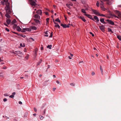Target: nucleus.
I'll return each mask as SVG.
<instances>
[{
    "instance_id": "1",
    "label": "nucleus",
    "mask_w": 121,
    "mask_h": 121,
    "mask_svg": "<svg viewBox=\"0 0 121 121\" xmlns=\"http://www.w3.org/2000/svg\"><path fill=\"white\" fill-rule=\"evenodd\" d=\"M8 5H7L6 4V7H5V9L6 11V13L8 14H10L11 13V11L10 10V7L9 6V4L8 3Z\"/></svg>"
},
{
    "instance_id": "2",
    "label": "nucleus",
    "mask_w": 121,
    "mask_h": 121,
    "mask_svg": "<svg viewBox=\"0 0 121 121\" xmlns=\"http://www.w3.org/2000/svg\"><path fill=\"white\" fill-rule=\"evenodd\" d=\"M115 12L116 14L117 15V16L119 19L121 18V12L117 10H115Z\"/></svg>"
},
{
    "instance_id": "3",
    "label": "nucleus",
    "mask_w": 121,
    "mask_h": 121,
    "mask_svg": "<svg viewBox=\"0 0 121 121\" xmlns=\"http://www.w3.org/2000/svg\"><path fill=\"white\" fill-rule=\"evenodd\" d=\"M30 2V4L32 6H36L37 5L36 3V0H29Z\"/></svg>"
},
{
    "instance_id": "4",
    "label": "nucleus",
    "mask_w": 121,
    "mask_h": 121,
    "mask_svg": "<svg viewBox=\"0 0 121 121\" xmlns=\"http://www.w3.org/2000/svg\"><path fill=\"white\" fill-rule=\"evenodd\" d=\"M31 31V29L30 28H23L22 30V32H25L26 31Z\"/></svg>"
},
{
    "instance_id": "5",
    "label": "nucleus",
    "mask_w": 121,
    "mask_h": 121,
    "mask_svg": "<svg viewBox=\"0 0 121 121\" xmlns=\"http://www.w3.org/2000/svg\"><path fill=\"white\" fill-rule=\"evenodd\" d=\"M106 21L108 23L112 25H114V22L111 20L107 19L106 20Z\"/></svg>"
},
{
    "instance_id": "6",
    "label": "nucleus",
    "mask_w": 121,
    "mask_h": 121,
    "mask_svg": "<svg viewBox=\"0 0 121 121\" xmlns=\"http://www.w3.org/2000/svg\"><path fill=\"white\" fill-rule=\"evenodd\" d=\"M61 26H62L64 28H66V27L68 28L69 27V25H67L66 24H61Z\"/></svg>"
},
{
    "instance_id": "7",
    "label": "nucleus",
    "mask_w": 121,
    "mask_h": 121,
    "mask_svg": "<svg viewBox=\"0 0 121 121\" xmlns=\"http://www.w3.org/2000/svg\"><path fill=\"white\" fill-rule=\"evenodd\" d=\"M92 11L95 14L97 15H98L99 13L97 11L93 9L92 10Z\"/></svg>"
},
{
    "instance_id": "8",
    "label": "nucleus",
    "mask_w": 121,
    "mask_h": 121,
    "mask_svg": "<svg viewBox=\"0 0 121 121\" xmlns=\"http://www.w3.org/2000/svg\"><path fill=\"white\" fill-rule=\"evenodd\" d=\"M84 15L86 16L87 17H88L89 18L91 19L92 20H93L95 21L94 19H93V18H92V16L91 15H89L87 14H85Z\"/></svg>"
},
{
    "instance_id": "9",
    "label": "nucleus",
    "mask_w": 121,
    "mask_h": 121,
    "mask_svg": "<svg viewBox=\"0 0 121 121\" xmlns=\"http://www.w3.org/2000/svg\"><path fill=\"white\" fill-rule=\"evenodd\" d=\"M94 19L96 21H95L96 22H99V19L97 16H94Z\"/></svg>"
},
{
    "instance_id": "10",
    "label": "nucleus",
    "mask_w": 121,
    "mask_h": 121,
    "mask_svg": "<svg viewBox=\"0 0 121 121\" xmlns=\"http://www.w3.org/2000/svg\"><path fill=\"white\" fill-rule=\"evenodd\" d=\"M35 58L36 57V56L37 55L38 49L37 48H35Z\"/></svg>"
},
{
    "instance_id": "11",
    "label": "nucleus",
    "mask_w": 121,
    "mask_h": 121,
    "mask_svg": "<svg viewBox=\"0 0 121 121\" xmlns=\"http://www.w3.org/2000/svg\"><path fill=\"white\" fill-rule=\"evenodd\" d=\"M100 1L101 2V3H100V6L101 7V8H103L104 6V3L103 2L101 1V0H100Z\"/></svg>"
},
{
    "instance_id": "12",
    "label": "nucleus",
    "mask_w": 121,
    "mask_h": 121,
    "mask_svg": "<svg viewBox=\"0 0 121 121\" xmlns=\"http://www.w3.org/2000/svg\"><path fill=\"white\" fill-rule=\"evenodd\" d=\"M99 28L100 30L102 31H104V27L103 26H99Z\"/></svg>"
},
{
    "instance_id": "13",
    "label": "nucleus",
    "mask_w": 121,
    "mask_h": 121,
    "mask_svg": "<svg viewBox=\"0 0 121 121\" xmlns=\"http://www.w3.org/2000/svg\"><path fill=\"white\" fill-rule=\"evenodd\" d=\"M36 13H37L38 14H40V15H41L42 12L41 10H39L37 11Z\"/></svg>"
},
{
    "instance_id": "14",
    "label": "nucleus",
    "mask_w": 121,
    "mask_h": 121,
    "mask_svg": "<svg viewBox=\"0 0 121 121\" xmlns=\"http://www.w3.org/2000/svg\"><path fill=\"white\" fill-rule=\"evenodd\" d=\"M30 28L31 29H32V30H36L37 29V27L33 26H31Z\"/></svg>"
},
{
    "instance_id": "15",
    "label": "nucleus",
    "mask_w": 121,
    "mask_h": 121,
    "mask_svg": "<svg viewBox=\"0 0 121 121\" xmlns=\"http://www.w3.org/2000/svg\"><path fill=\"white\" fill-rule=\"evenodd\" d=\"M35 18L37 19H39L40 18V17L38 14H36L35 16Z\"/></svg>"
},
{
    "instance_id": "16",
    "label": "nucleus",
    "mask_w": 121,
    "mask_h": 121,
    "mask_svg": "<svg viewBox=\"0 0 121 121\" xmlns=\"http://www.w3.org/2000/svg\"><path fill=\"white\" fill-rule=\"evenodd\" d=\"M100 21L103 24H105V22L104 21V18H101L100 19Z\"/></svg>"
},
{
    "instance_id": "17",
    "label": "nucleus",
    "mask_w": 121,
    "mask_h": 121,
    "mask_svg": "<svg viewBox=\"0 0 121 121\" xmlns=\"http://www.w3.org/2000/svg\"><path fill=\"white\" fill-rule=\"evenodd\" d=\"M17 30L18 31H21L22 29L19 26H18L17 27Z\"/></svg>"
},
{
    "instance_id": "18",
    "label": "nucleus",
    "mask_w": 121,
    "mask_h": 121,
    "mask_svg": "<svg viewBox=\"0 0 121 121\" xmlns=\"http://www.w3.org/2000/svg\"><path fill=\"white\" fill-rule=\"evenodd\" d=\"M100 69L102 75H103V69L102 68V66L101 65L100 66Z\"/></svg>"
},
{
    "instance_id": "19",
    "label": "nucleus",
    "mask_w": 121,
    "mask_h": 121,
    "mask_svg": "<svg viewBox=\"0 0 121 121\" xmlns=\"http://www.w3.org/2000/svg\"><path fill=\"white\" fill-rule=\"evenodd\" d=\"M9 14H8V13H6L5 14V16L7 18H9L10 17V16Z\"/></svg>"
},
{
    "instance_id": "20",
    "label": "nucleus",
    "mask_w": 121,
    "mask_h": 121,
    "mask_svg": "<svg viewBox=\"0 0 121 121\" xmlns=\"http://www.w3.org/2000/svg\"><path fill=\"white\" fill-rule=\"evenodd\" d=\"M6 22L7 23V24L9 25L10 24L11 22V21L10 19H8L7 20Z\"/></svg>"
},
{
    "instance_id": "21",
    "label": "nucleus",
    "mask_w": 121,
    "mask_h": 121,
    "mask_svg": "<svg viewBox=\"0 0 121 121\" xmlns=\"http://www.w3.org/2000/svg\"><path fill=\"white\" fill-rule=\"evenodd\" d=\"M34 21L36 23H40V22L38 20L36 19H35Z\"/></svg>"
},
{
    "instance_id": "22",
    "label": "nucleus",
    "mask_w": 121,
    "mask_h": 121,
    "mask_svg": "<svg viewBox=\"0 0 121 121\" xmlns=\"http://www.w3.org/2000/svg\"><path fill=\"white\" fill-rule=\"evenodd\" d=\"M52 46L51 45H48L47 46V48H49V49H50L51 48V47Z\"/></svg>"
},
{
    "instance_id": "23",
    "label": "nucleus",
    "mask_w": 121,
    "mask_h": 121,
    "mask_svg": "<svg viewBox=\"0 0 121 121\" xmlns=\"http://www.w3.org/2000/svg\"><path fill=\"white\" fill-rule=\"evenodd\" d=\"M18 26H17V25L16 24H14L13 26V29H15L16 28V29L17 28V27Z\"/></svg>"
},
{
    "instance_id": "24",
    "label": "nucleus",
    "mask_w": 121,
    "mask_h": 121,
    "mask_svg": "<svg viewBox=\"0 0 121 121\" xmlns=\"http://www.w3.org/2000/svg\"><path fill=\"white\" fill-rule=\"evenodd\" d=\"M117 38L120 41L121 40V36L119 35H117Z\"/></svg>"
},
{
    "instance_id": "25",
    "label": "nucleus",
    "mask_w": 121,
    "mask_h": 121,
    "mask_svg": "<svg viewBox=\"0 0 121 121\" xmlns=\"http://www.w3.org/2000/svg\"><path fill=\"white\" fill-rule=\"evenodd\" d=\"M81 11L84 13H86L85 10L84 9H81Z\"/></svg>"
},
{
    "instance_id": "26",
    "label": "nucleus",
    "mask_w": 121,
    "mask_h": 121,
    "mask_svg": "<svg viewBox=\"0 0 121 121\" xmlns=\"http://www.w3.org/2000/svg\"><path fill=\"white\" fill-rule=\"evenodd\" d=\"M108 30L109 32H111L112 33H113V32L112 31V30L110 28H108Z\"/></svg>"
},
{
    "instance_id": "27",
    "label": "nucleus",
    "mask_w": 121,
    "mask_h": 121,
    "mask_svg": "<svg viewBox=\"0 0 121 121\" xmlns=\"http://www.w3.org/2000/svg\"><path fill=\"white\" fill-rule=\"evenodd\" d=\"M23 117L24 118H26L28 116V114H24V115H23Z\"/></svg>"
},
{
    "instance_id": "28",
    "label": "nucleus",
    "mask_w": 121,
    "mask_h": 121,
    "mask_svg": "<svg viewBox=\"0 0 121 121\" xmlns=\"http://www.w3.org/2000/svg\"><path fill=\"white\" fill-rule=\"evenodd\" d=\"M20 46L22 47H25V44L23 43V44H22V43H21L20 44Z\"/></svg>"
},
{
    "instance_id": "29",
    "label": "nucleus",
    "mask_w": 121,
    "mask_h": 121,
    "mask_svg": "<svg viewBox=\"0 0 121 121\" xmlns=\"http://www.w3.org/2000/svg\"><path fill=\"white\" fill-rule=\"evenodd\" d=\"M15 52H16V53L18 54H22V52L19 51H15Z\"/></svg>"
},
{
    "instance_id": "30",
    "label": "nucleus",
    "mask_w": 121,
    "mask_h": 121,
    "mask_svg": "<svg viewBox=\"0 0 121 121\" xmlns=\"http://www.w3.org/2000/svg\"><path fill=\"white\" fill-rule=\"evenodd\" d=\"M55 26L56 27H58V28H59L60 27V26L58 24H56L55 25Z\"/></svg>"
},
{
    "instance_id": "31",
    "label": "nucleus",
    "mask_w": 121,
    "mask_h": 121,
    "mask_svg": "<svg viewBox=\"0 0 121 121\" xmlns=\"http://www.w3.org/2000/svg\"><path fill=\"white\" fill-rule=\"evenodd\" d=\"M99 3H100L99 2L97 1L96 4V5L98 7H99Z\"/></svg>"
},
{
    "instance_id": "32",
    "label": "nucleus",
    "mask_w": 121,
    "mask_h": 121,
    "mask_svg": "<svg viewBox=\"0 0 121 121\" xmlns=\"http://www.w3.org/2000/svg\"><path fill=\"white\" fill-rule=\"evenodd\" d=\"M55 21H56V22H59V23H60V20L58 19V18H57L55 20Z\"/></svg>"
},
{
    "instance_id": "33",
    "label": "nucleus",
    "mask_w": 121,
    "mask_h": 121,
    "mask_svg": "<svg viewBox=\"0 0 121 121\" xmlns=\"http://www.w3.org/2000/svg\"><path fill=\"white\" fill-rule=\"evenodd\" d=\"M1 3L3 5H4L5 4V2L3 1H1Z\"/></svg>"
},
{
    "instance_id": "34",
    "label": "nucleus",
    "mask_w": 121,
    "mask_h": 121,
    "mask_svg": "<svg viewBox=\"0 0 121 121\" xmlns=\"http://www.w3.org/2000/svg\"><path fill=\"white\" fill-rule=\"evenodd\" d=\"M99 16H103V17H105V15H104L102 14H100L99 13V14L98 15Z\"/></svg>"
},
{
    "instance_id": "35",
    "label": "nucleus",
    "mask_w": 121,
    "mask_h": 121,
    "mask_svg": "<svg viewBox=\"0 0 121 121\" xmlns=\"http://www.w3.org/2000/svg\"><path fill=\"white\" fill-rule=\"evenodd\" d=\"M70 5L69 4H66V5L67 7L69 9H70Z\"/></svg>"
},
{
    "instance_id": "36",
    "label": "nucleus",
    "mask_w": 121,
    "mask_h": 121,
    "mask_svg": "<svg viewBox=\"0 0 121 121\" xmlns=\"http://www.w3.org/2000/svg\"><path fill=\"white\" fill-rule=\"evenodd\" d=\"M81 19L84 22H85L86 21V20L84 17H83Z\"/></svg>"
},
{
    "instance_id": "37",
    "label": "nucleus",
    "mask_w": 121,
    "mask_h": 121,
    "mask_svg": "<svg viewBox=\"0 0 121 121\" xmlns=\"http://www.w3.org/2000/svg\"><path fill=\"white\" fill-rule=\"evenodd\" d=\"M3 117H4L5 118H9V117L7 116V115H5L4 116H3Z\"/></svg>"
},
{
    "instance_id": "38",
    "label": "nucleus",
    "mask_w": 121,
    "mask_h": 121,
    "mask_svg": "<svg viewBox=\"0 0 121 121\" xmlns=\"http://www.w3.org/2000/svg\"><path fill=\"white\" fill-rule=\"evenodd\" d=\"M42 61V60H40V61L38 63H37L38 65H39L40 63H41Z\"/></svg>"
},
{
    "instance_id": "39",
    "label": "nucleus",
    "mask_w": 121,
    "mask_h": 121,
    "mask_svg": "<svg viewBox=\"0 0 121 121\" xmlns=\"http://www.w3.org/2000/svg\"><path fill=\"white\" fill-rule=\"evenodd\" d=\"M21 37H22L23 38H25L26 37L25 35H23V34H21Z\"/></svg>"
},
{
    "instance_id": "40",
    "label": "nucleus",
    "mask_w": 121,
    "mask_h": 121,
    "mask_svg": "<svg viewBox=\"0 0 121 121\" xmlns=\"http://www.w3.org/2000/svg\"><path fill=\"white\" fill-rule=\"evenodd\" d=\"M45 33L46 35H48L49 33H50L48 31H46V32H45Z\"/></svg>"
},
{
    "instance_id": "41",
    "label": "nucleus",
    "mask_w": 121,
    "mask_h": 121,
    "mask_svg": "<svg viewBox=\"0 0 121 121\" xmlns=\"http://www.w3.org/2000/svg\"><path fill=\"white\" fill-rule=\"evenodd\" d=\"M107 4H111V2L110 1V0H109V1H107Z\"/></svg>"
},
{
    "instance_id": "42",
    "label": "nucleus",
    "mask_w": 121,
    "mask_h": 121,
    "mask_svg": "<svg viewBox=\"0 0 121 121\" xmlns=\"http://www.w3.org/2000/svg\"><path fill=\"white\" fill-rule=\"evenodd\" d=\"M114 19H116V18H117V19H119L118 17V16L116 15H115V16H114Z\"/></svg>"
},
{
    "instance_id": "43",
    "label": "nucleus",
    "mask_w": 121,
    "mask_h": 121,
    "mask_svg": "<svg viewBox=\"0 0 121 121\" xmlns=\"http://www.w3.org/2000/svg\"><path fill=\"white\" fill-rule=\"evenodd\" d=\"M52 32L50 34V36H49V37L50 38H51L52 37Z\"/></svg>"
},
{
    "instance_id": "44",
    "label": "nucleus",
    "mask_w": 121,
    "mask_h": 121,
    "mask_svg": "<svg viewBox=\"0 0 121 121\" xmlns=\"http://www.w3.org/2000/svg\"><path fill=\"white\" fill-rule=\"evenodd\" d=\"M5 30H6L8 32H9V30L7 28H6L5 29Z\"/></svg>"
},
{
    "instance_id": "45",
    "label": "nucleus",
    "mask_w": 121,
    "mask_h": 121,
    "mask_svg": "<svg viewBox=\"0 0 121 121\" xmlns=\"http://www.w3.org/2000/svg\"><path fill=\"white\" fill-rule=\"evenodd\" d=\"M14 97V95H10L9 96V97L10 98H13Z\"/></svg>"
},
{
    "instance_id": "46",
    "label": "nucleus",
    "mask_w": 121,
    "mask_h": 121,
    "mask_svg": "<svg viewBox=\"0 0 121 121\" xmlns=\"http://www.w3.org/2000/svg\"><path fill=\"white\" fill-rule=\"evenodd\" d=\"M39 117H40V119L41 120H42L44 118V117H43V116H39Z\"/></svg>"
},
{
    "instance_id": "47",
    "label": "nucleus",
    "mask_w": 121,
    "mask_h": 121,
    "mask_svg": "<svg viewBox=\"0 0 121 121\" xmlns=\"http://www.w3.org/2000/svg\"><path fill=\"white\" fill-rule=\"evenodd\" d=\"M29 56L28 55L26 56L25 58L26 59H27L29 58Z\"/></svg>"
},
{
    "instance_id": "48",
    "label": "nucleus",
    "mask_w": 121,
    "mask_h": 121,
    "mask_svg": "<svg viewBox=\"0 0 121 121\" xmlns=\"http://www.w3.org/2000/svg\"><path fill=\"white\" fill-rule=\"evenodd\" d=\"M90 33L92 35V36L93 37L94 36V34H92V32H90Z\"/></svg>"
},
{
    "instance_id": "49",
    "label": "nucleus",
    "mask_w": 121,
    "mask_h": 121,
    "mask_svg": "<svg viewBox=\"0 0 121 121\" xmlns=\"http://www.w3.org/2000/svg\"><path fill=\"white\" fill-rule=\"evenodd\" d=\"M4 95L5 96H9V95H8V94H4Z\"/></svg>"
},
{
    "instance_id": "50",
    "label": "nucleus",
    "mask_w": 121,
    "mask_h": 121,
    "mask_svg": "<svg viewBox=\"0 0 121 121\" xmlns=\"http://www.w3.org/2000/svg\"><path fill=\"white\" fill-rule=\"evenodd\" d=\"M7 99L6 98H4V99H3V101H4V102H6V101H7Z\"/></svg>"
},
{
    "instance_id": "51",
    "label": "nucleus",
    "mask_w": 121,
    "mask_h": 121,
    "mask_svg": "<svg viewBox=\"0 0 121 121\" xmlns=\"http://www.w3.org/2000/svg\"><path fill=\"white\" fill-rule=\"evenodd\" d=\"M16 21L15 20H13L12 21V23L13 24L14 23H15Z\"/></svg>"
},
{
    "instance_id": "52",
    "label": "nucleus",
    "mask_w": 121,
    "mask_h": 121,
    "mask_svg": "<svg viewBox=\"0 0 121 121\" xmlns=\"http://www.w3.org/2000/svg\"><path fill=\"white\" fill-rule=\"evenodd\" d=\"M34 111L35 112H36L37 111V110L36 108H34Z\"/></svg>"
},
{
    "instance_id": "53",
    "label": "nucleus",
    "mask_w": 121,
    "mask_h": 121,
    "mask_svg": "<svg viewBox=\"0 0 121 121\" xmlns=\"http://www.w3.org/2000/svg\"><path fill=\"white\" fill-rule=\"evenodd\" d=\"M3 78V76L2 75H0V78Z\"/></svg>"
},
{
    "instance_id": "54",
    "label": "nucleus",
    "mask_w": 121,
    "mask_h": 121,
    "mask_svg": "<svg viewBox=\"0 0 121 121\" xmlns=\"http://www.w3.org/2000/svg\"><path fill=\"white\" fill-rule=\"evenodd\" d=\"M3 1L5 2V3H7L8 1V0H2Z\"/></svg>"
},
{
    "instance_id": "55",
    "label": "nucleus",
    "mask_w": 121,
    "mask_h": 121,
    "mask_svg": "<svg viewBox=\"0 0 121 121\" xmlns=\"http://www.w3.org/2000/svg\"><path fill=\"white\" fill-rule=\"evenodd\" d=\"M49 19V18H47L46 19V20L47 21V22H48Z\"/></svg>"
},
{
    "instance_id": "56",
    "label": "nucleus",
    "mask_w": 121,
    "mask_h": 121,
    "mask_svg": "<svg viewBox=\"0 0 121 121\" xmlns=\"http://www.w3.org/2000/svg\"><path fill=\"white\" fill-rule=\"evenodd\" d=\"M46 14L47 15H49L48 13L47 12H45Z\"/></svg>"
},
{
    "instance_id": "57",
    "label": "nucleus",
    "mask_w": 121,
    "mask_h": 121,
    "mask_svg": "<svg viewBox=\"0 0 121 121\" xmlns=\"http://www.w3.org/2000/svg\"><path fill=\"white\" fill-rule=\"evenodd\" d=\"M70 85L73 86H74L75 85L73 83H71L70 84Z\"/></svg>"
},
{
    "instance_id": "58",
    "label": "nucleus",
    "mask_w": 121,
    "mask_h": 121,
    "mask_svg": "<svg viewBox=\"0 0 121 121\" xmlns=\"http://www.w3.org/2000/svg\"><path fill=\"white\" fill-rule=\"evenodd\" d=\"M95 74V73L94 72H92L91 73V75H94Z\"/></svg>"
},
{
    "instance_id": "59",
    "label": "nucleus",
    "mask_w": 121,
    "mask_h": 121,
    "mask_svg": "<svg viewBox=\"0 0 121 121\" xmlns=\"http://www.w3.org/2000/svg\"><path fill=\"white\" fill-rule=\"evenodd\" d=\"M102 10H103L105 11V8L104 7V6H103V8H102Z\"/></svg>"
},
{
    "instance_id": "60",
    "label": "nucleus",
    "mask_w": 121,
    "mask_h": 121,
    "mask_svg": "<svg viewBox=\"0 0 121 121\" xmlns=\"http://www.w3.org/2000/svg\"><path fill=\"white\" fill-rule=\"evenodd\" d=\"M19 104H22V102L21 101H19Z\"/></svg>"
},
{
    "instance_id": "61",
    "label": "nucleus",
    "mask_w": 121,
    "mask_h": 121,
    "mask_svg": "<svg viewBox=\"0 0 121 121\" xmlns=\"http://www.w3.org/2000/svg\"><path fill=\"white\" fill-rule=\"evenodd\" d=\"M56 82L58 84H59L60 83V82L58 80H57L56 81Z\"/></svg>"
},
{
    "instance_id": "62",
    "label": "nucleus",
    "mask_w": 121,
    "mask_h": 121,
    "mask_svg": "<svg viewBox=\"0 0 121 121\" xmlns=\"http://www.w3.org/2000/svg\"><path fill=\"white\" fill-rule=\"evenodd\" d=\"M50 67V65H48V68L47 69L49 68Z\"/></svg>"
},
{
    "instance_id": "63",
    "label": "nucleus",
    "mask_w": 121,
    "mask_h": 121,
    "mask_svg": "<svg viewBox=\"0 0 121 121\" xmlns=\"http://www.w3.org/2000/svg\"><path fill=\"white\" fill-rule=\"evenodd\" d=\"M81 63H83V61H80L79 62V64H80Z\"/></svg>"
},
{
    "instance_id": "64",
    "label": "nucleus",
    "mask_w": 121,
    "mask_h": 121,
    "mask_svg": "<svg viewBox=\"0 0 121 121\" xmlns=\"http://www.w3.org/2000/svg\"><path fill=\"white\" fill-rule=\"evenodd\" d=\"M15 92H13L12 94L13 95H15Z\"/></svg>"
}]
</instances>
